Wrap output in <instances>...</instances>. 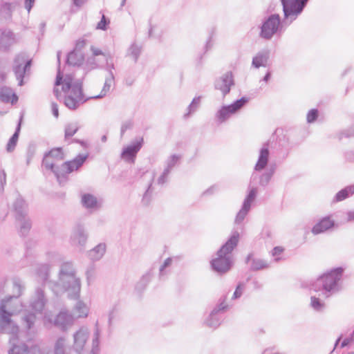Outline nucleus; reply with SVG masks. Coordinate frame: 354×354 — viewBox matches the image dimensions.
I'll return each instance as SVG.
<instances>
[{"label": "nucleus", "mask_w": 354, "mask_h": 354, "mask_svg": "<svg viewBox=\"0 0 354 354\" xmlns=\"http://www.w3.org/2000/svg\"><path fill=\"white\" fill-rule=\"evenodd\" d=\"M344 269L342 267L332 269L319 277L311 285L310 288L318 292V297L311 296L310 297V306L314 310L320 312L325 308V304L320 297L328 298L341 290L340 281Z\"/></svg>", "instance_id": "nucleus-1"}, {"label": "nucleus", "mask_w": 354, "mask_h": 354, "mask_svg": "<svg viewBox=\"0 0 354 354\" xmlns=\"http://www.w3.org/2000/svg\"><path fill=\"white\" fill-rule=\"evenodd\" d=\"M12 283L13 295L0 301V333L15 335L19 327L11 317L17 310L12 307V301L14 299L17 300L22 295L25 286L22 281L17 277L12 279Z\"/></svg>", "instance_id": "nucleus-2"}, {"label": "nucleus", "mask_w": 354, "mask_h": 354, "mask_svg": "<svg viewBox=\"0 0 354 354\" xmlns=\"http://www.w3.org/2000/svg\"><path fill=\"white\" fill-rule=\"evenodd\" d=\"M53 292L57 296L67 292L71 299H78L81 289L80 279L77 277L72 262H64L60 266L59 279L56 282L50 281Z\"/></svg>", "instance_id": "nucleus-3"}, {"label": "nucleus", "mask_w": 354, "mask_h": 354, "mask_svg": "<svg viewBox=\"0 0 354 354\" xmlns=\"http://www.w3.org/2000/svg\"><path fill=\"white\" fill-rule=\"evenodd\" d=\"M88 156H76L73 160L63 162V156H44L42 167L52 171L60 185L67 180V174L78 169Z\"/></svg>", "instance_id": "nucleus-4"}, {"label": "nucleus", "mask_w": 354, "mask_h": 354, "mask_svg": "<svg viewBox=\"0 0 354 354\" xmlns=\"http://www.w3.org/2000/svg\"><path fill=\"white\" fill-rule=\"evenodd\" d=\"M239 241V233L234 232L228 240L217 251L216 257L210 263L212 269L218 274L227 272L233 265L232 251Z\"/></svg>", "instance_id": "nucleus-5"}, {"label": "nucleus", "mask_w": 354, "mask_h": 354, "mask_svg": "<svg viewBox=\"0 0 354 354\" xmlns=\"http://www.w3.org/2000/svg\"><path fill=\"white\" fill-rule=\"evenodd\" d=\"M57 86H62V91L66 93L64 103L71 109H76L84 100L82 84L75 82L71 75L63 77L59 72L55 82Z\"/></svg>", "instance_id": "nucleus-6"}, {"label": "nucleus", "mask_w": 354, "mask_h": 354, "mask_svg": "<svg viewBox=\"0 0 354 354\" xmlns=\"http://www.w3.org/2000/svg\"><path fill=\"white\" fill-rule=\"evenodd\" d=\"M90 335L88 327L82 326L73 334V344L72 348L77 354H86V343Z\"/></svg>", "instance_id": "nucleus-7"}, {"label": "nucleus", "mask_w": 354, "mask_h": 354, "mask_svg": "<svg viewBox=\"0 0 354 354\" xmlns=\"http://www.w3.org/2000/svg\"><path fill=\"white\" fill-rule=\"evenodd\" d=\"M88 239V233L84 226L81 223H77L72 229L70 236L71 245L78 248L80 251L84 249Z\"/></svg>", "instance_id": "nucleus-8"}, {"label": "nucleus", "mask_w": 354, "mask_h": 354, "mask_svg": "<svg viewBox=\"0 0 354 354\" xmlns=\"http://www.w3.org/2000/svg\"><path fill=\"white\" fill-rule=\"evenodd\" d=\"M9 343L10 348L8 351V354H41V351L38 346L34 345L29 347L25 343L20 342L15 337H11Z\"/></svg>", "instance_id": "nucleus-9"}, {"label": "nucleus", "mask_w": 354, "mask_h": 354, "mask_svg": "<svg viewBox=\"0 0 354 354\" xmlns=\"http://www.w3.org/2000/svg\"><path fill=\"white\" fill-rule=\"evenodd\" d=\"M308 0H281L286 17H297Z\"/></svg>", "instance_id": "nucleus-10"}, {"label": "nucleus", "mask_w": 354, "mask_h": 354, "mask_svg": "<svg viewBox=\"0 0 354 354\" xmlns=\"http://www.w3.org/2000/svg\"><path fill=\"white\" fill-rule=\"evenodd\" d=\"M47 301L43 288L38 287L35 289L33 295L31 297L30 307L35 313H41Z\"/></svg>", "instance_id": "nucleus-11"}, {"label": "nucleus", "mask_w": 354, "mask_h": 354, "mask_svg": "<svg viewBox=\"0 0 354 354\" xmlns=\"http://www.w3.org/2000/svg\"><path fill=\"white\" fill-rule=\"evenodd\" d=\"M280 24L278 15H272L262 25L261 36L265 39H270L277 32Z\"/></svg>", "instance_id": "nucleus-12"}, {"label": "nucleus", "mask_w": 354, "mask_h": 354, "mask_svg": "<svg viewBox=\"0 0 354 354\" xmlns=\"http://www.w3.org/2000/svg\"><path fill=\"white\" fill-rule=\"evenodd\" d=\"M247 102V100L242 97L229 106H223L218 112L217 117L221 122L225 121L230 115L235 113Z\"/></svg>", "instance_id": "nucleus-13"}, {"label": "nucleus", "mask_w": 354, "mask_h": 354, "mask_svg": "<svg viewBox=\"0 0 354 354\" xmlns=\"http://www.w3.org/2000/svg\"><path fill=\"white\" fill-rule=\"evenodd\" d=\"M73 316L66 311H61L54 319V325L65 331L73 323Z\"/></svg>", "instance_id": "nucleus-14"}, {"label": "nucleus", "mask_w": 354, "mask_h": 354, "mask_svg": "<svg viewBox=\"0 0 354 354\" xmlns=\"http://www.w3.org/2000/svg\"><path fill=\"white\" fill-rule=\"evenodd\" d=\"M180 156H170L167 160V167L158 179L157 183L159 185H163L167 181L168 175L171 169L180 163Z\"/></svg>", "instance_id": "nucleus-15"}, {"label": "nucleus", "mask_w": 354, "mask_h": 354, "mask_svg": "<svg viewBox=\"0 0 354 354\" xmlns=\"http://www.w3.org/2000/svg\"><path fill=\"white\" fill-rule=\"evenodd\" d=\"M227 308L224 302H221L217 307H216L210 313L208 319L206 320V324L211 328H216L220 325L221 318L218 313L224 310Z\"/></svg>", "instance_id": "nucleus-16"}, {"label": "nucleus", "mask_w": 354, "mask_h": 354, "mask_svg": "<svg viewBox=\"0 0 354 354\" xmlns=\"http://www.w3.org/2000/svg\"><path fill=\"white\" fill-rule=\"evenodd\" d=\"M31 61H24L22 57L16 59V66L15 67V73L17 78L20 81V85L22 84L23 77L26 73L27 68L30 67Z\"/></svg>", "instance_id": "nucleus-17"}, {"label": "nucleus", "mask_w": 354, "mask_h": 354, "mask_svg": "<svg viewBox=\"0 0 354 354\" xmlns=\"http://www.w3.org/2000/svg\"><path fill=\"white\" fill-rule=\"evenodd\" d=\"M15 218H21L28 215V205L21 196H19L13 203Z\"/></svg>", "instance_id": "nucleus-18"}, {"label": "nucleus", "mask_w": 354, "mask_h": 354, "mask_svg": "<svg viewBox=\"0 0 354 354\" xmlns=\"http://www.w3.org/2000/svg\"><path fill=\"white\" fill-rule=\"evenodd\" d=\"M249 262H251L250 269L252 271L263 270L269 267V263L267 261L259 258H254L252 253H250L245 259V263H248Z\"/></svg>", "instance_id": "nucleus-19"}, {"label": "nucleus", "mask_w": 354, "mask_h": 354, "mask_svg": "<svg viewBox=\"0 0 354 354\" xmlns=\"http://www.w3.org/2000/svg\"><path fill=\"white\" fill-rule=\"evenodd\" d=\"M335 225L334 221L331 220L329 216H326L321 219L312 229L314 234H318L326 232L333 227Z\"/></svg>", "instance_id": "nucleus-20"}, {"label": "nucleus", "mask_w": 354, "mask_h": 354, "mask_svg": "<svg viewBox=\"0 0 354 354\" xmlns=\"http://www.w3.org/2000/svg\"><path fill=\"white\" fill-rule=\"evenodd\" d=\"M354 194V185L345 187L339 191L334 196L332 202L338 203L342 201Z\"/></svg>", "instance_id": "nucleus-21"}, {"label": "nucleus", "mask_w": 354, "mask_h": 354, "mask_svg": "<svg viewBox=\"0 0 354 354\" xmlns=\"http://www.w3.org/2000/svg\"><path fill=\"white\" fill-rule=\"evenodd\" d=\"M233 84L232 73H227L222 77L217 84V88L221 90L224 95L230 90V86Z\"/></svg>", "instance_id": "nucleus-22"}, {"label": "nucleus", "mask_w": 354, "mask_h": 354, "mask_svg": "<svg viewBox=\"0 0 354 354\" xmlns=\"http://www.w3.org/2000/svg\"><path fill=\"white\" fill-rule=\"evenodd\" d=\"M106 252V244L101 243L88 252V257L95 261L102 258Z\"/></svg>", "instance_id": "nucleus-23"}, {"label": "nucleus", "mask_w": 354, "mask_h": 354, "mask_svg": "<svg viewBox=\"0 0 354 354\" xmlns=\"http://www.w3.org/2000/svg\"><path fill=\"white\" fill-rule=\"evenodd\" d=\"M16 220L19 223V234L22 236H27L32 227L30 219L28 216H23L21 218H16Z\"/></svg>", "instance_id": "nucleus-24"}, {"label": "nucleus", "mask_w": 354, "mask_h": 354, "mask_svg": "<svg viewBox=\"0 0 354 354\" xmlns=\"http://www.w3.org/2000/svg\"><path fill=\"white\" fill-rule=\"evenodd\" d=\"M100 329L99 327L98 322L97 321L95 324V328L93 335L92 339V348L91 351V354H97L99 351V344H100Z\"/></svg>", "instance_id": "nucleus-25"}, {"label": "nucleus", "mask_w": 354, "mask_h": 354, "mask_svg": "<svg viewBox=\"0 0 354 354\" xmlns=\"http://www.w3.org/2000/svg\"><path fill=\"white\" fill-rule=\"evenodd\" d=\"M82 203L87 209L95 208L97 205V200L91 194H84L82 196Z\"/></svg>", "instance_id": "nucleus-26"}, {"label": "nucleus", "mask_w": 354, "mask_h": 354, "mask_svg": "<svg viewBox=\"0 0 354 354\" xmlns=\"http://www.w3.org/2000/svg\"><path fill=\"white\" fill-rule=\"evenodd\" d=\"M50 266L48 264H41L38 266L36 273L43 283H46L48 280Z\"/></svg>", "instance_id": "nucleus-27"}, {"label": "nucleus", "mask_w": 354, "mask_h": 354, "mask_svg": "<svg viewBox=\"0 0 354 354\" xmlns=\"http://www.w3.org/2000/svg\"><path fill=\"white\" fill-rule=\"evenodd\" d=\"M74 313L77 317H86L88 313V308L82 301L78 300L74 307Z\"/></svg>", "instance_id": "nucleus-28"}, {"label": "nucleus", "mask_w": 354, "mask_h": 354, "mask_svg": "<svg viewBox=\"0 0 354 354\" xmlns=\"http://www.w3.org/2000/svg\"><path fill=\"white\" fill-rule=\"evenodd\" d=\"M84 60L83 55L75 50L71 52L67 58V62L70 65H80Z\"/></svg>", "instance_id": "nucleus-29"}, {"label": "nucleus", "mask_w": 354, "mask_h": 354, "mask_svg": "<svg viewBox=\"0 0 354 354\" xmlns=\"http://www.w3.org/2000/svg\"><path fill=\"white\" fill-rule=\"evenodd\" d=\"M22 323L28 330L33 328L36 321V315L32 313H26L22 317Z\"/></svg>", "instance_id": "nucleus-30"}, {"label": "nucleus", "mask_w": 354, "mask_h": 354, "mask_svg": "<svg viewBox=\"0 0 354 354\" xmlns=\"http://www.w3.org/2000/svg\"><path fill=\"white\" fill-rule=\"evenodd\" d=\"M257 193L256 187L252 188L245 198L242 207L250 211L252 203L254 201Z\"/></svg>", "instance_id": "nucleus-31"}, {"label": "nucleus", "mask_w": 354, "mask_h": 354, "mask_svg": "<svg viewBox=\"0 0 354 354\" xmlns=\"http://www.w3.org/2000/svg\"><path fill=\"white\" fill-rule=\"evenodd\" d=\"M54 354H68L66 349V339L64 337H59L54 348Z\"/></svg>", "instance_id": "nucleus-32"}, {"label": "nucleus", "mask_w": 354, "mask_h": 354, "mask_svg": "<svg viewBox=\"0 0 354 354\" xmlns=\"http://www.w3.org/2000/svg\"><path fill=\"white\" fill-rule=\"evenodd\" d=\"M142 144L139 141H136L129 145L124 151L123 155H134L138 153L141 148Z\"/></svg>", "instance_id": "nucleus-33"}, {"label": "nucleus", "mask_w": 354, "mask_h": 354, "mask_svg": "<svg viewBox=\"0 0 354 354\" xmlns=\"http://www.w3.org/2000/svg\"><path fill=\"white\" fill-rule=\"evenodd\" d=\"M268 56L264 54H259L253 58L252 64L256 67L259 68L265 65L267 62Z\"/></svg>", "instance_id": "nucleus-34"}, {"label": "nucleus", "mask_w": 354, "mask_h": 354, "mask_svg": "<svg viewBox=\"0 0 354 354\" xmlns=\"http://www.w3.org/2000/svg\"><path fill=\"white\" fill-rule=\"evenodd\" d=\"M19 128H18L17 131L14 133L7 145V150L8 152L12 151L17 145V142L19 138Z\"/></svg>", "instance_id": "nucleus-35"}, {"label": "nucleus", "mask_w": 354, "mask_h": 354, "mask_svg": "<svg viewBox=\"0 0 354 354\" xmlns=\"http://www.w3.org/2000/svg\"><path fill=\"white\" fill-rule=\"evenodd\" d=\"M118 307L117 305H114L111 307V308L109 310L108 313V325L109 327H111L113 321L116 317L117 314L118 313Z\"/></svg>", "instance_id": "nucleus-36"}, {"label": "nucleus", "mask_w": 354, "mask_h": 354, "mask_svg": "<svg viewBox=\"0 0 354 354\" xmlns=\"http://www.w3.org/2000/svg\"><path fill=\"white\" fill-rule=\"evenodd\" d=\"M268 162V156H259V160L255 165L256 171H261L266 167Z\"/></svg>", "instance_id": "nucleus-37"}, {"label": "nucleus", "mask_w": 354, "mask_h": 354, "mask_svg": "<svg viewBox=\"0 0 354 354\" xmlns=\"http://www.w3.org/2000/svg\"><path fill=\"white\" fill-rule=\"evenodd\" d=\"M0 97L5 101L11 100L12 97H15L12 90L10 88H1L0 91Z\"/></svg>", "instance_id": "nucleus-38"}, {"label": "nucleus", "mask_w": 354, "mask_h": 354, "mask_svg": "<svg viewBox=\"0 0 354 354\" xmlns=\"http://www.w3.org/2000/svg\"><path fill=\"white\" fill-rule=\"evenodd\" d=\"M171 263H172V258L171 257H168L167 258L163 263L160 266V268H159V275H160V277L162 278L165 274V269L170 266L171 265Z\"/></svg>", "instance_id": "nucleus-39"}, {"label": "nucleus", "mask_w": 354, "mask_h": 354, "mask_svg": "<svg viewBox=\"0 0 354 354\" xmlns=\"http://www.w3.org/2000/svg\"><path fill=\"white\" fill-rule=\"evenodd\" d=\"M272 178V173L265 172L263 174L259 179V184L263 187H266L270 182Z\"/></svg>", "instance_id": "nucleus-40"}, {"label": "nucleus", "mask_w": 354, "mask_h": 354, "mask_svg": "<svg viewBox=\"0 0 354 354\" xmlns=\"http://www.w3.org/2000/svg\"><path fill=\"white\" fill-rule=\"evenodd\" d=\"M248 212H249V210L244 209V207H242L241 209L239 210V212L236 214V216L235 218V222L236 223H241L244 220V218L246 216V215L248 214Z\"/></svg>", "instance_id": "nucleus-41"}, {"label": "nucleus", "mask_w": 354, "mask_h": 354, "mask_svg": "<svg viewBox=\"0 0 354 354\" xmlns=\"http://www.w3.org/2000/svg\"><path fill=\"white\" fill-rule=\"evenodd\" d=\"M244 287H245V284L243 283H242V282L239 283V284L237 285L236 290L233 294V296H232L233 299H238L242 295Z\"/></svg>", "instance_id": "nucleus-42"}, {"label": "nucleus", "mask_w": 354, "mask_h": 354, "mask_svg": "<svg viewBox=\"0 0 354 354\" xmlns=\"http://www.w3.org/2000/svg\"><path fill=\"white\" fill-rule=\"evenodd\" d=\"M149 281V277L148 275L143 276L140 281L136 285V289L142 290L147 286Z\"/></svg>", "instance_id": "nucleus-43"}, {"label": "nucleus", "mask_w": 354, "mask_h": 354, "mask_svg": "<svg viewBox=\"0 0 354 354\" xmlns=\"http://www.w3.org/2000/svg\"><path fill=\"white\" fill-rule=\"evenodd\" d=\"M6 183V174L3 169H0V195L3 193L4 185Z\"/></svg>", "instance_id": "nucleus-44"}, {"label": "nucleus", "mask_w": 354, "mask_h": 354, "mask_svg": "<svg viewBox=\"0 0 354 354\" xmlns=\"http://www.w3.org/2000/svg\"><path fill=\"white\" fill-rule=\"evenodd\" d=\"M78 128L75 124H68L65 130V134L66 136H73L77 131Z\"/></svg>", "instance_id": "nucleus-45"}, {"label": "nucleus", "mask_w": 354, "mask_h": 354, "mask_svg": "<svg viewBox=\"0 0 354 354\" xmlns=\"http://www.w3.org/2000/svg\"><path fill=\"white\" fill-rule=\"evenodd\" d=\"M318 111L316 109H311L307 114L306 119L308 122L311 123L317 120Z\"/></svg>", "instance_id": "nucleus-46"}, {"label": "nucleus", "mask_w": 354, "mask_h": 354, "mask_svg": "<svg viewBox=\"0 0 354 354\" xmlns=\"http://www.w3.org/2000/svg\"><path fill=\"white\" fill-rule=\"evenodd\" d=\"M109 24V21L107 20L105 16L103 15L102 17V19L97 25V28L100 30H106L107 25Z\"/></svg>", "instance_id": "nucleus-47"}, {"label": "nucleus", "mask_w": 354, "mask_h": 354, "mask_svg": "<svg viewBox=\"0 0 354 354\" xmlns=\"http://www.w3.org/2000/svg\"><path fill=\"white\" fill-rule=\"evenodd\" d=\"M151 187V182L149 183L148 188L146 190V192L144 194L143 197H142V203L145 205H147L150 201L149 192H150Z\"/></svg>", "instance_id": "nucleus-48"}, {"label": "nucleus", "mask_w": 354, "mask_h": 354, "mask_svg": "<svg viewBox=\"0 0 354 354\" xmlns=\"http://www.w3.org/2000/svg\"><path fill=\"white\" fill-rule=\"evenodd\" d=\"M86 277L88 281H91L93 279L95 275V267L93 265H91L88 267L86 272Z\"/></svg>", "instance_id": "nucleus-49"}, {"label": "nucleus", "mask_w": 354, "mask_h": 354, "mask_svg": "<svg viewBox=\"0 0 354 354\" xmlns=\"http://www.w3.org/2000/svg\"><path fill=\"white\" fill-rule=\"evenodd\" d=\"M91 50L94 56L104 55L103 51L97 47L91 46Z\"/></svg>", "instance_id": "nucleus-50"}, {"label": "nucleus", "mask_w": 354, "mask_h": 354, "mask_svg": "<svg viewBox=\"0 0 354 354\" xmlns=\"http://www.w3.org/2000/svg\"><path fill=\"white\" fill-rule=\"evenodd\" d=\"M136 157V156H120L121 160L129 164L134 162Z\"/></svg>", "instance_id": "nucleus-51"}, {"label": "nucleus", "mask_w": 354, "mask_h": 354, "mask_svg": "<svg viewBox=\"0 0 354 354\" xmlns=\"http://www.w3.org/2000/svg\"><path fill=\"white\" fill-rule=\"evenodd\" d=\"M283 251V248L282 247H280V246H277V247H274L272 251V256H277V255H279L280 254H281Z\"/></svg>", "instance_id": "nucleus-52"}, {"label": "nucleus", "mask_w": 354, "mask_h": 354, "mask_svg": "<svg viewBox=\"0 0 354 354\" xmlns=\"http://www.w3.org/2000/svg\"><path fill=\"white\" fill-rule=\"evenodd\" d=\"M352 342H354V339L352 338V337L350 335V337H347V338H345L342 344H341V347L342 348H344L346 346H348L350 343H351Z\"/></svg>", "instance_id": "nucleus-53"}, {"label": "nucleus", "mask_w": 354, "mask_h": 354, "mask_svg": "<svg viewBox=\"0 0 354 354\" xmlns=\"http://www.w3.org/2000/svg\"><path fill=\"white\" fill-rule=\"evenodd\" d=\"M61 153H63L62 148H54L49 151L48 155H59Z\"/></svg>", "instance_id": "nucleus-54"}, {"label": "nucleus", "mask_w": 354, "mask_h": 354, "mask_svg": "<svg viewBox=\"0 0 354 354\" xmlns=\"http://www.w3.org/2000/svg\"><path fill=\"white\" fill-rule=\"evenodd\" d=\"M218 189L217 186L216 185H213L212 187H210L209 188H208L207 190H205L203 193V195H209V194H212L214 192V191H216V189Z\"/></svg>", "instance_id": "nucleus-55"}, {"label": "nucleus", "mask_w": 354, "mask_h": 354, "mask_svg": "<svg viewBox=\"0 0 354 354\" xmlns=\"http://www.w3.org/2000/svg\"><path fill=\"white\" fill-rule=\"evenodd\" d=\"M346 215H347V218H346L347 222L354 221V211L348 212Z\"/></svg>", "instance_id": "nucleus-56"}, {"label": "nucleus", "mask_w": 354, "mask_h": 354, "mask_svg": "<svg viewBox=\"0 0 354 354\" xmlns=\"http://www.w3.org/2000/svg\"><path fill=\"white\" fill-rule=\"evenodd\" d=\"M35 0H26V8L28 11L30 10Z\"/></svg>", "instance_id": "nucleus-57"}, {"label": "nucleus", "mask_w": 354, "mask_h": 354, "mask_svg": "<svg viewBox=\"0 0 354 354\" xmlns=\"http://www.w3.org/2000/svg\"><path fill=\"white\" fill-rule=\"evenodd\" d=\"M52 109H53V115H54L56 118H57V117H58V115H59L57 105L56 104H52Z\"/></svg>", "instance_id": "nucleus-58"}, {"label": "nucleus", "mask_w": 354, "mask_h": 354, "mask_svg": "<svg viewBox=\"0 0 354 354\" xmlns=\"http://www.w3.org/2000/svg\"><path fill=\"white\" fill-rule=\"evenodd\" d=\"M274 171H275V167L274 165H272V166L270 167L268 171H266V172L267 173H272V176L274 173Z\"/></svg>", "instance_id": "nucleus-59"}, {"label": "nucleus", "mask_w": 354, "mask_h": 354, "mask_svg": "<svg viewBox=\"0 0 354 354\" xmlns=\"http://www.w3.org/2000/svg\"><path fill=\"white\" fill-rule=\"evenodd\" d=\"M73 2L76 6H80L82 4L83 0H73Z\"/></svg>", "instance_id": "nucleus-60"}, {"label": "nucleus", "mask_w": 354, "mask_h": 354, "mask_svg": "<svg viewBox=\"0 0 354 354\" xmlns=\"http://www.w3.org/2000/svg\"><path fill=\"white\" fill-rule=\"evenodd\" d=\"M270 73H268L265 75V77H264V78H263L264 82H268V80H269V79H270Z\"/></svg>", "instance_id": "nucleus-61"}, {"label": "nucleus", "mask_w": 354, "mask_h": 354, "mask_svg": "<svg viewBox=\"0 0 354 354\" xmlns=\"http://www.w3.org/2000/svg\"><path fill=\"white\" fill-rule=\"evenodd\" d=\"M268 151L267 149H263L261 151V155H268Z\"/></svg>", "instance_id": "nucleus-62"}, {"label": "nucleus", "mask_w": 354, "mask_h": 354, "mask_svg": "<svg viewBox=\"0 0 354 354\" xmlns=\"http://www.w3.org/2000/svg\"><path fill=\"white\" fill-rule=\"evenodd\" d=\"M55 94L57 95V97H59V95H61L60 92L59 91V89L58 88H55Z\"/></svg>", "instance_id": "nucleus-63"}, {"label": "nucleus", "mask_w": 354, "mask_h": 354, "mask_svg": "<svg viewBox=\"0 0 354 354\" xmlns=\"http://www.w3.org/2000/svg\"><path fill=\"white\" fill-rule=\"evenodd\" d=\"M254 284L255 288H260V286L259 285V283L257 281H254Z\"/></svg>", "instance_id": "nucleus-64"}]
</instances>
